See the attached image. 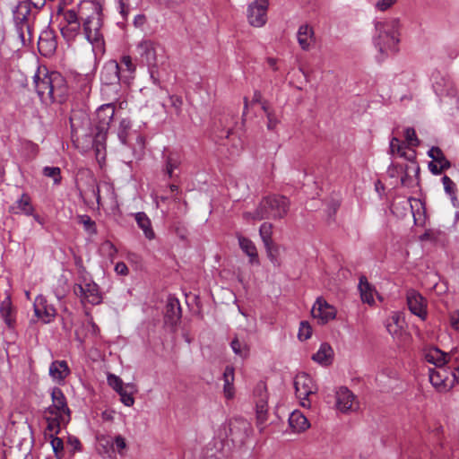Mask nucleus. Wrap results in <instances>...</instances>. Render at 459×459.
I'll return each instance as SVG.
<instances>
[{
  "mask_svg": "<svg viewBox=\"0 0 459 459\" xmlns=\"http://www.w3.org/2000/svg\"><path fill=\"white\" fill-rule=\"evenodd\" d=\"M39 71L34 75L36 91L42 101L60 100L66 93L64 77L57 72H51L39 76Z\"/></svg>",
  "mask_w": 459,
  "mask_h": 459,
  "instance_id": "f257e3e1",
  "label": "nucleus"
},
{
  "mask_svg": "<svg viewBox=\"0 0 459 459\" xmlns=\"http://www.w3.org/2000/svg\"><path fill=\"white\" fill-rule=\"evenodd\" d=\"M290 201L283 195H270L264 197L254 212H245V218L262 221L265 219H282L288 213Z\"/></svg>",
  "mask_w": 459,
  "mask_h": 459,
  "instance_id": "f03ea898",
  "label": "nucleus"
},
{
  "mask_svg": "<svg viewBox=\"0 0 459 459\" xmlns=\"http://www.w3.org/2000/svg\"><path fill=\"white\" fill-rule=\"evenodd\" d=\"M398 27L399 21L397 19L375 22L377 34L374 36L373 41L381 55H385L388 51H397V44L399 43Z\"/></svg>",
  "mask_w": 459,
  "mask_h": 459,
  "instance_id": "7ed1b4c3",
  "label": "nucleus"
},
{
  "mask_svg": "<svg viewBox=\"0 0 459 459\" xmlns=\"http://www.w3.org/2000/svg\"><path fill=\"white\" fill-rule=\"evenodd\" d=\"M115 115V107L112 103L102 105L96 112V124L92 129L93 145L97 152L104 148L107 134Z\"/></svg>",
  "mask_w": 459,
  "mask_h": 459,
  "instance_id": "20e7f679",
  "label": "nucleus"
},
{
  "mask_svg": "<svg viewBox=\"0 0 459 459\" xmlns=\"http://www.w3.org/2000/svg\"><path fill=\"white\" fill-rule=\"evenodd\" d=\"M120 71L121 68L118 63L115 60L107 62L100 72V81L102 83L101 91L103 94L108 95V90L111 87L113 90V96L111 100H117L120 89Z\"/></svg>",
  "mask_w": 459,
  "mask_h": 459,
  "instance_id": "39448f33",
  "label": "nucleus"
},
{
  "mask_svg": "<svg viewBox=\"0 0 459 459\" xmlns=\"http://www.w3.org/2000/svg\"><path fill=\"white\" fill-rule=\"evenodd\" d=\"M92 4H80L81 19L83 22V32L85 38L91 43H99L101 40L100 28L102 26L101 16H87L86 9H92Z\"/></svg>",
  "mask_w": 459,
  "mask_h": 459,
  "instance_id": "423d86ee",
  "label": "nucleus"
},
{
  "mask_svg": "<svg viewBox=\"0 0 459 459\" xmlns=\"http://www.w3.org/2000/svg\"><path fill=\"white\" fill-rule=\"evenodd\" d=\"M30 5L27 0L20 1L15 6L13 13V21L22 41L25 43L30 39V26L29 24V15L30 13Z\"/></svg>",
  "mask_w": 459,
  "mask_h": 459,
  "instance_id": "0eeeda50",
  "label": "nucleus"
},
{
  "mask_svg": "<svg viewBox=\"0 0 459 459\" xmlns=\"http://www.w3.org/2000/svg\"><path fill=\"white\" fill-rule=\"evenodd\" d=\"M61 15L65 24L61 27V33L67 40L74 39L81 30V13H80V4L75 9H62L60 10Z\"/></svg>",
  "mask_w": 459,
  "mask_h": 459,
  "instance_id": "6e6552de",
  "label": "nucleus"
},
{
  "mask_svg": "<svg viewBox=\"0 0 459 459\" xmlns=\"http://www.w3.org/2000/svg\"><path fill=\"white\" fill-rule=\"evenodd\" d=\"M455 369L449 370L446 367L429 369V381L438 392H447L455 385Z\"/></svg>",
  "mask_w": 459,
  "mask_h": 459,
  "instance_id": "1a4fd4ad",
  "label": "nucleus"
},
{
  "mask_svg": "<svg viewBox=\"0 0 459 459\" xmlns=\"http://www.w3.org/2000/svg\"><path fill=\"white\" fill-rule=\"evenodd\" d=\"M251 432L250 423L242 418H234L228 423L227 437L231 442L242 446Z\"/></svg>",
  "mask_w": 459,
  "mask_h": 459,
  "instance_id": "9d476101",
  "label": "nucleus"
},
{
  "mask_svg": "<svg viewBox=\"0 0 459 459\" xmlns=\"http://www.w3.org/2000/svg\"><path fill=\"white\" fill-rule=\"evenodd\" d=\"M51 398L52 404L45 410V414L62 416L65 419V421H70L71 411L62 390L54 387L51 392Z\"/></svg>",
  "mask_w": 459,
  "mask_h": 459,
  "instance_id": "9b49d317",
  "label": "nucleus"
},
{
  "mask_svg": "<svg viewBox=\"0 0 459 459\" xmlns=\"http://www.w3.org/2000/svg\"><path fill=\"white\" fill-rule=\"evenodd\" d=\"M254 402L255 403L257 425H262L267 420L268 411V394L265 383L260 381L255 385L254 389Z\"/></svg>",
  "mask_w": 459,
  "mask_h": 459,
  "instance_id": "f8f14e48",
  "label": "nucleus"
},
{
  "mask_svg": "<svg viewBox=\"0 0 459 459\" xmlns=\"http://www.w3.org/2000/svg\"><path fill=\"white\" fill-rule=\"evenodd\" d=\"M268 4V0H255L249 4L247 19L252 26L262 27L265 24Z\"/></svg>",
  "mask_w": 459,
  "mask_h": 459,
  "instance_id": "ddd939ff",
  "label": "nucleus"
},
{
  "mask_svg": "<svg viewBox=\"0 0 459 459\" xmlns=\"http://www.w3.org/2000/svg\"><path fill=\"white\" fill-rule=\"evenodd\" d=\"M296 395L301 400H307L310 394L316 393V386L311 377L304 372L298 374L294 380Z\"/></svg>",
  "mask_w": 459,
  "mask_h": 459,
  "instance_id": "4468645a",
  "label": "nucleus"
},
{
  "mask_svg": "<svg viewBox=\"0 0 459 459\" xmlns=\"http://www.w3.org/2000/svg\"><path fill=\"white\" fill-rule=\"evenodd\" d=\"M311 314L314 318L320 320L321 324H325L335 317L336 309L319 297L311 309Z\"/></svg>",
  "mask_w": 459,
  "mask_h": 459,
  "instance_id": "2eb2a0df",
  "label": "nucleus"
},
{
  "mask_svg": "<svg viewBox=\"0 0 459 459\" xmlns=\"http://www.w3.org/2000/svg\"><path fill=\"white\" fill-rule=\"evenodd\" d=\"M136 51L140 56L142 63L150 67L157 65V55L155 43L150 39H143L136 46Z\"/></svg>",
  "mask_w": 459,
  "mask_h": 459,
  "instance_id": "dca6fc26",
  "label": "nucleus"
},
{
  "mask_svg": "<svg viewBox=\"0 0 459 459\" xmlns=\"http://www.w3.org/2000/svg\"><path fill=\"white\" fill-rule=\"evenodd\" d=\"M407 305L410 311L425 319L427 316V303L425 299L416 290H411L407 292Z\"/></svg>",
  "mask_w": 459,
  "mask_h": 459,
  "instance_id": "f3484780",
  "label": "nucleus"
},
{
  "mask_svg": "<svg viewBox=\"0 0 459 459\" xmlns=\"http://www.w3.org/2000/svg\"><path fill=\"white\" fill-rule=\"evenodd\" d=\"M57 47L56 37L52 31H43L38 41V48L39 53L44 56H51Z\"/></svg>",
  "mask_w": 459,
  "mask_h": 459,
  "instance_id": "a211bd4d",
  "label": "nucleus"
},
{
  "mask_svg": "<svg viewBox=\"0 0 459 459\" xmlns=\"http://www.w3.org/2000/svg\"><path fill=\"white\" fill-rule=\"evenodd\" d=\"M182 316L179 300L174 297H169L165 308V322L170 325H176Z\"/></svg>",
  "mask_w": 459,
  "mask_h": 459,
  "instance_id": "6ab92c4d",
  "label": "nucleus"
},
{
  "mask_svg": "<svg viewBox=\"0 0 459 459\" xmlns=\"http://www.w3.org/2000/svg\"><path fill=\"white\" fill-rule=\"evenodd\" d=\"M162 157L164 159V172L169 177H173L174 169H178L182 162V155L177 150L164 149Z\"/></svg>",
  "mask_w": 459,
  "mask_h": 459,
  "instance_id": "aec40b11",
  "label": "nucleus"
},
{
  "mask_svg": "<svg viewBox=\"0 0 459 459\" xmlns=\"http://www.w3.org/2000/svg\"><path fill=\"white\" fill-rule=\"evenodd\" d=\"M34 312L38 318L45 324L49 323L56 316V309L53 306L48 305L45 298L39 296L34 302Z\"/></svg>",
  "mask_w": 459,
  "mask_h": 459,
  "instance_id": "412c9836",
  "label": "nucleus"
},
{
  "mask_svg": "<svg viewBox=\"0 0 459 459\" xmlns=\"http://www.w3.org/2000/svg\"><path fill=\"white\" fill-rule=\"evenodd\" d=\"M355 396L344 386H342L336 392V407L342 412H348L353 410V402Z\"/></svg>",
  "mask_w": 459,
  "mask_h": 459,
  "instance_id": "4be33fe9",
  "label": "nucleus"
},
{
  "mask_svg": "<svg viewBox=\"0 0 459 459\" xmlns=\"http://www.w3.org/2000/svg\"><path fill=\"white\" fill-rule=\"evenodd\" d=\"M9 212L13 214L30 215L34 212V207L31 204L30 196L24 193L15 202V204L9 208Z\"/></svg>",
  "mask_w": 459,
  "mask_h": 459,
  "instance_id": "5701e85b",
  "label": "nucleus"
},
{
  "mask_svg": "<svg viewBox=\"0 0 459 459\" xmlns=\"http://www.w3.org/2000/svg\"><path fill=\"white\" fill-rule=\"evenodd\" d=\"M297 39L300 48L307 51L310 49L311 43L315 41V32L308 24L301 25L297 33Z\"/></svg>",
  "mask_w": 459,
  "mask_h": 459,
  "instance_id": "b1692460",
  "label": "nucleus"
},
{
  "mask_svg": "<svg viewBox=\"0 0 459 459\" xmlns=\"http://www.w3.org/2000/svg\"><path fill=\"white\" fill-rule=\"evenodd\" d=\"M424 356L428 362L434 364L436 368H441L446 364L448 354L437 347H432L425 351Z\"/></svg>",
  "mask_w": 459,
  "mask_h": 459,
  "instance_id": "393cba45",
  "label": "nucleus"
},
{
  "mask_svg": "<svg viewBox=\"0 0 459 459\" xmlns=\"http://www.w3.org/2000/svg\"><path fill=\"white\" fill-rule=\"evenodd\" d=\"M45 420H47V428L45 429L46 436H56L60 431L61 424H67L69 421H65V419L62 416L45 414Z\"/></svg>",
  "mask_w": 459,
  "mask_h": 459,
  "instance_id": "a878e982",
  "label": "nucleus"
},
{
  "mask_svg": "<svg viewBox=\"0 0 459 459\" xmlns=\"http://www.w3.org/2000/svg\"><path fill=\"white\" fill-rule=\"evenodd\" d=\"M238 244L242 251L249 257V263L252 264H259L257 250L253 241L247 238L239 236Z\"/></svg>",
  "mask_w": 459,
  "mask_h": 459,
  "instance_id": "bb28decb",
  "label": "nucleus"
},
{
  "mask_svg": "<svg viewBox=\"0 0 459 459\" xmlns=\"http://www.w3.org/2000/svg\"><path fill=\"white\" fill-rule=\"evenodd\" d=\"M289 424L295 432H302L309 428L307 419L300 411H293L289 418Z\"/></svg>",
  "mask_w": 459,
  "mask_h": 459,
  "instance_id": "cd10ccee",
  "label": "nucleus"
},
{
  "mask_svg": "<svg viewBox=\"0 0 459 459\" xmlns=\"http://www.w3.org/2000/svg\"><path fill=\"white\" fill-rule=\"evenodd\" d=\"M70 373L65 360H56L49 367V375L56 380H64Z\"/></svg>",
  "mask_w": 459,
  "mask_h": 459,
  "instance_id": "c85d7f7f",
  "label": "nucleus"
},
{
  "mask_svg": "<svg viewBox=\"0 0 459 459\" xmlns=\"http://www.w3.org/2000/svg\"><path fill=\"white\" fill-rule=\"evenodd\" d=\"M0 314L4 323L8 327H13L14 325V315L13 308L12 307V302L10 297H6L0 304Z\"/></svg>",
  "mask_w": 459,
  "mask_h": 459,
  "instance_id": "c756f323",
  "label": "nucleus"
},
{
  "mask_svg": "<svg viewBox=\"0 0 459 459\" xmlns=\"http://www.w3.org/2000/svg\"><path fill=\"white\" fill-rule=\"evenodd\" d=\"M134 218L138 227L143 231L144 236L150 240L153 239L155 233L152 228V222L148 216L144 212H140L135 213Z\"/></svg>",
  "mask_w": 459,
  "mask_h": 459,
  "instance_id": "7c9ffc66",
  "label": "nucleus"
},
{
  "mask_svg": "<svg viewBox=\"0 0 459 459\" xmlns=\"http://www.w3.org/2000/svg\"><path fill=\"white\" fill-rule=\"evenodd\" d=\"M223 393L227 399H232L234 397V368L233 367L227 366L223 372Z\"/></svg>",
  "mask_w": 459,
  "mask_h": 459,
  "instance_id": "2f4dec72",
  "label": "nucleus"
},
{
  "mask_svg": "<svg viewBox=\"0 0 459 459\" xmlns=\"http://www.w3.org/2000/svg\"><path fill=\"white\" fill-rule=\"evenodd\" d=\"M390 152L391 154L397 153L401 157L406 159L409 161H415L416 152L412 151L411 153H407L404 151L403 143L400 142L397 137H393L390 142Z\"/></svg>",
  "mask_w": 459,
  "mask_h": 459,
  "instance_id": "473e14b6",
  "label": "nucleus"
},
{
  "mask_svg": "<svg viewBox=\"0 0 459 459\" xmlns=\"http://www.w3.org/2000/svg\"><path fill=\"white\" fill-rule=\"evenodd\" d=\"M359 290L363 302L368 304L374 303L373 287L368 281L367 277L364 275L360 276L359 278Z\"/></svg>",
  "mask_w": 459,
  "mask_h": 459,
  "instance_id": "72a5a7b5",
  "label": "nucleus"
},
{
  "mask_svg": "<svg viewBox=\"0 0 459 459\" xmlns=\"http://www.w3.org/2000/svg\"><path fill=\"white\" fill-rule=\"evenodd\" d=\"M85 293L83 299L92 305H98L101 302V295L99 287L95 282L85 283Z\"/></svg>",
  "mask_w": 459,
  "mask_h": 459,
  "instance_id": "f704fd0d",
  "label": "nucleus"
},
{
  "mask_svg": "<svg viewBox=\"0 0 459 459\" xmlns=\"http://www.w3.org/2000/svg\"><path fill=\"white\" fill-rule=\"evenodd\" d=\"M266 254L271 263L276 266L280 267L281 264V247L276 244L274 241L264 245Z\"/></svg>",
  "mask_w": 459,
  "mask_h": 459,
  "instance_id": "c9c22d12",
  "label": "nucleus"
},
{
  "mask_svg": "<svg viewBox=\"0 0 459 459\" xmlns=\"http://www.w3.org/2000/svg\"><path fill=\"white\" fill-rule=\"evenodd\" d=\"M428 155L437 163L440 165L442 169H448L451 167V162L446 158L443 151L437 146H433L429 152Z\"/></svg>",
  "mask_w": 459,
  "mask_h": 459,
  "instance_id": "e433bc0d",
  "label": "nucleus"
},
{
  "mask_svg": "<svg viewBox=\"0 0 459 459\" xmlns=\"http://www.w3.org/2000/svg\"><path fill=\"white\" fill-rule=\"evenodd\" d=\"M333 354L332 347L328 343H323L316 353L312 356V359L320 363L326 364Z\"/></svg>",
  "mask_w": 459,
  "mask_h": 459,
  "instance_id": "4c0bfd02",
  "label": "nucleus"
},
{
  "mask_svg": "<svg viewBox=\"0 0 459 459\" xmlns=\"http://www.w3.org/2000/svg\"><path fill=\"white\" fill-rule=\"evenodd\" d=\"M137 392L136 385L132 383L126 384L123 391H120L118 394L120 395V401L126 406H132L134 403V398L133 394Z\"/></svg>",
  "mask_w": 459,
  "mask_h": 459,
  "instance_id": "58836bf2",
  "label": "nucleus"
},
{
  "mask_svg": "<svg viewBox=\"0 0 459 459\" xmlns=\"http://www.w3.org/2000/svg\"><path fill=\"white\" fill-rule=\"evenodd\" d=\"M230 347L234 353L241 358H247L249 354L248 345L245 341H240L238 337L231 341Z\"/></svg>",
  "mask_w": 459,
  "mask_h": 459,
  "instance_id": "ea45409f",
  "label": "nucleus"
},
{
  "mask_svg": "<svg viewBox=\"0 0 459 459\" xmlns=\"http://www.w3.org/2000/svg\"><path fill=\"white\" fill-rule=\"evenodd\" d=\"M81 196L83 197L85 195L86 197H94L96 198V201L98 204L100 203V187L97 183V180L95 178H91V183L88 186L87 190L81 191L80 192Z\"/></svg>",
  "mask_w": 459,
  "mask_h": 459,
  "instance_id": "a19ab883",
  "label": "nucleus"
},
{
  "mask_svg": "<svg viewBox=\"0 0 459 459\" xmlns=\"http://www.w3.org/2000/svg\"><path fill=\"white\" fill-rule=\"evenodd\" d=\"M260 237L264 242V245L273 242L272 238L273 235V224L269 222H264L259 229Z\"/></svg>",
  "mask_w": 459,
  "mask_h": 459,
  "instance_id": "79ce46f5",
  "label": "nucleus"
},
{
  "mask_svg": "<svg viewBox=\"0 0 459 459\" xmlns=\"http://www.w3.org/2000/svg\"><path fill=\"white\" fill-rule=\"evenodd\" d=\"M77 220L79 223L83 225L85 230L91 234H96L97 230L95 221H92L89 215H79Z\"/></svg>",
  "mask_w": 459,
  "mask_h": 459,
  "instance_id": "37998d69",
  "label": "nucleus"
},
{
  "mask_svg": "<svg viewBox=\"0 0 459 459\" xmlns=\"http://www.w3.org/2000/svg\"><path fill=\"white\" fill-rule=\"evenodd\" d=\"M49 438L51 439L50 443L56 458L61 459L64 455L63 440L56 436L49 437Z\"/></svg>",
  "mask_w": 459,
  "mask_h": 459,
  "instance_id": "c03bdc74",
  "label": "nucleus"
},
{
  "mask_svg": "<svg viewBox=\"0 0 459 459\" xmlns=\"http://www.w3.org/2000/svg\"><path fill=\"white\" fill-rule=\"evenodd\" d=\"M118 65L122 71L126 70L130 74L135 72L136 66L133 63L132 57L130 56H123L120 58V63H118Z\"/></svg>",
  "mask_w": 459,
  "mask_h": 459,
  "instance_id": "a18cd8bd",
  "label": "nucleus"
},
{
  "mask_svg": "<svg viewBox=\"0 0 459 459\" xmlns=\"http://www.w3.org/2000/svg\"><path fill=\"white\" fill-rule=\"evenodd\" d=\"M108 384L111 386L117 394L120 391H123V388L126 385H124L122 379L116 375L109 374L108 376Z\"/></svg>",
  "mask_w": 459,
  "mask_h": 459,
  "instance_id": "49530a36",
  "label": "nucleus"
},
{
  "mask_svg": "<svg viewBox=\"0 0 459 459\" xmlns=\"http://www.w3.org/2000/svg\"><path fill=\"white\" fill-rule=\"evenodd\" d=\"M60 173H61V171L58 167H45L43 169L44 176H46L48 178H52L56 184L59 183L61 180Z\"/></svg>",
  "mask_w": 459,
  "mask_h": 459,
  "instance_id": "de8ad7c7",
  "label": "nucleus"
},
{
  "mask_svg": "<svg viewBox=\"0 0 459 459\" xmlns=\"http://www.w3.org/2000/svg\"><path fill=\"white\" fill-rule=\"evenodd\" d=\"M311 334H312V328H311L310 325L306 321H302L300 323V326H299V334H298L299 339L302 340V341L307 340L308 338L311 337Z\"/></svg>",
  "mask_w": 459,
  "mask_h": 459,
  "instance_id": "09e8293b",
  "label": "nucleus"
},
{
  "mask_svg": "<svg viewBox=\"0 0 459 459\" xmlns=\"http://www.w3.org/2000/svg\"><path fill=\"white\" fill-rule=\"evenodd\" d=\"M404 136L409 145L413 147L420 145V140L417 138L416 132L412 127L405 129Z\"/></svg>",
  "mask_w": 459,
  "mask_h": 459,
  "instance_id": "8fccbe9b",
  "label": "nucleus"
},
{
  "mask_svg": "<svg viewBox=\"0 0 459 459\" xmlns=\"http://www.w3.org/2000/svg\"><path fill=\"white\" fill-rule=\"evenodd\" d=\"M80 4H89L93 5L91 6L92 9L89 8L84 10V12L88 13L87 16H95V14L97 16L102 15V4H99L98 2L82 1Z\"/></svg>",
  "mask_w": 459,
  "mask_h": 459,
  "instance_id": "3c124183",
  "label": "nucleus"
},
{
  "mask_svg": "<svg viewBox=\"0 0 459 459\" xmlns=\"http://www.w3.org/2000/svg\"><path fill=\"white\" fill-rule=\"evenodd\" d=\"M130 128V122L127 121V120H122L120 122V126H119V131H118V138L120 139V141L126 144V141H127V130Z\"/></svg>",
  "mask_w": 459,
  "mask_h": 459,
  "instance_id": "603ef678",
  "label": "nucleus"
},
{
  "mask_svg": "<svg viewBox=\"0 0 459 459\" xmlns=\"http://www.w3.org/2000/svg\"><path fill=\"white\" fill-rule=\"evenodd\" d=\"M100 250L105 253L111 259L117 255V248L113 245L112 242L107 240L105 241L100 247Z\"/></svg>",
  "mask_w": 459,
  "mask_h": 459,
  "instance_id": "864d4df0",
  "label": "nucleus"
},
{
  "mask_svg": "<svg viewBox=\"0 0 459 459\" xmlns=\"http://www.w3.org/2000/svg\"><path fill=\"white\" fill-rule=\"evenodd\" d=\"M445 191L447 195H454L456 192V186L454 181L447 176L442 178Z\"/></svg>",
  "mask_w": 459,
  "mask_h": 459,
  "instance_id": "5fc2aeb1",
  "label": "nucleus"
},
{
  "mask_svg": "<svg viewBox=\"0 0 459 459\" xmlns=\"http://www.w3.org/2000/svg\"><path fill=\"white\" fill-rule=\"evenodd\" d=\"M396 1L397 0H377L375 7L381 12H385L391 8Z\"/></svg>",
  "mask_w": 459,
  "mask_h": 459,
  "instance_id": "6e6d98bb",
  "label": "nucleus"
},
{
  "mask_svg": "<svg viewBox=\"0 0 459 459\" xmlns=\"http://www.w3.org/2000/svg\"><path fill=\"white\" fill-rule=\"evenodd\" d=\"M266 117H267V125H266L267 129L273 131L277 127L278 124L280 123L279 118L277 117L275 112L268 113Z\"/></svg>",
  "mask_w": 459,
  "mask_h": 459,
  "instance_id": "4d7b16f0",
  "label": "nucleus"
},
{
  "mask_svg": "<svg viewBox=\"0 0 459 459\" xmlns=\"http://www.w3.org/2000/svg\"><path fill=\"white\" fill-rule=\"evenodd\" d=\"M171 106L175 108L177 115L181 113V107L183 104L181 97L178 96H171L170 97Z\"/></svg>",
  "mask_w": 459,
  "mask_h": 459,
  "instance_id": "13d9d810",
  "label": "nucleus"
},
{
  "mask_svg": "<svg viewBox=\"0 0 459 459\" xmlns=\"http://www.w3.org/2000/svg\"><path fill=\"white\" fill-rule=\"evenodd\" d=\"M402 328H403V325L386 324V330L393 336L399 334Z\"/></svg>",
  "mask_w": 459,
  "mask_h": 459,
  "instance_id": "bf43d9fd",
  "label": "nucleus"
},
{
  "mask_svg": "<svg viewBox=\"0 0 459 459\" xmlns=\"http://www.w3.org/2000/svg\"><path fill=\"white\" fill-rule=\"evenodd\" d=\"M450 322L453 328L459 331V311H454L450 315Z\"/></svg>",
  "mask_w": 459,
  "mask_h": 459,
  "instance_id": "052dcab7",
  "label": "nucleus"
},
{
  "mask_svg": "<svg viewBox=\"0 0 459 459\" xmlns=\"http://www.w3.org/2000/svg\"><path fill=\"white\" fill-rule=\"evenodd\" d=\"M184 0H159V4L169 8H174L183 3Z\"/></svg>",
  "mask_w": 459,
  "mask_h": 459,
  "instance_id": "680f3d73",
  "label": "nucleus"
},
{
  "mask_svg": "<svg viewBox=\"0 0 459 459\" xmlns=\"http://www.w3.org/2000/svg\"><path fill=\"white\" fill-rule=\"evenodd\" d=\"M115 271L117 274H120V275H126L128 273V268H127L126 264L123 262H118L115 265Z\"/></svg>",
  "mask_w": 459,
  "mask_h": 459,
  "instance_id": "e2e57ef3",
  "label": "nucleus"
},
{
  "mask_svg": "<svg viewBox=\"0 0 459 459\" xmlns=\"http://www.w3.org/2000/svg\"><path fill=\"white\" fill-rule=\"evenodd\" d=\"M435 161L432 160L429 163V169L430 172L434 175H440L445 169H442L440 166L438 167L437 164L434 163Z\"/></svg>",
  "mask_w": 459,
  "mask_h": 459,
  "instance_id": "0e129e2a",
  "label": "nucleus"
},
{
  "mask_svg": "<svg viewBox=\"0 0 459 459\" xmlns=\"http://www.w3.org/2000/svg\"><path fill=\"white\" fill-rule=\"evenodd\" d=\"M68 443L74 447L75 451H81V443L77 437H69Z\"/></svg>",
  "mask_w": 459,
  "mask_h": 459,
  "instance_id": "69168bd1",
  "label": "nucleus"
},
{
  "mask_svg": "<svg viewBox=\"0 0 459 459\" xmlns=\"http://www.w3.org/2000/svg\"><path fill=\"white\" fill-rule=\"evenodd\" d=\"M146 22V17L144 14H138L134 19V24L135 27H142Z\"/></svg>",
  "mask_w": 459,
  "mask_h": 459,
  "instance_id": "338daca9",
  "label": "nucleus"
},
{
  "mask_svg": "<svg viewBox=\"0 0 459 459\" xmlns=\"http://www.w3.org/2000/svg\"><path fill=\"white\" fill-rule=\"evenodd\" d=\"M115 444L117 447L118 450L120 449H124L126 448V440L123 437L121 436H117L116 438H115Z\"/></svg>",
  "mask_w": 459,
  "mask_h": 459,
  "instance_id": "774afa93",
  "label": "nucleus"
}]
</instances>
